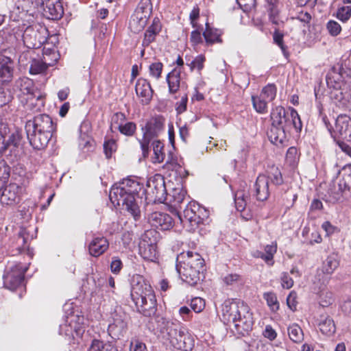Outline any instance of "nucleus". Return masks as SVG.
<instances>
[{"instance_id":"1","label":"nucleus","mask_w":351,"mask_h":351,"mask_svg":"<svg viewBox=\"0 0 351 351\" xmlns=\"http://www.w3.org/2000/svg\"><path fill=\"white\" fill-rule=\"evenodd\" d=\"M147 189L136 180L125 179L118 186H113L109 198L114 206H122L136 221L141 217L138 200L163 203L167 198L165 183L162 177H154L147 181Z\"/></svg>"},{"instance_id":"2","label":"nucleus","mask_w":351,"mask_h":351,"mask_svg":"<svg viewBox=\"0 0 351 351\" xmlns=\"http://www.w3.org/2000/svg\"><path fill=\"white\" fill-rule=\"evenodd\" d=\"M221 320L226 325L232 324V330L241 336L247 335L254 324L253 313L250 306L242 301H225Z\"/></svg>"},{"instance_id":"3","label":"nucleus","mask_w":351,"mask_h":351,"mask_svg":"<svg viewBox=\"0 0 351 351\" xmlns=\"http://www.w3.org/2000/svg\"><path fill=\"white\" fill-rule=\"evenodd\" d=\"M130 296L138 311L145 317L154 319L156 313V299L151 285L139 274L130 279Z\"/></svg>"},{"instance_id":"4","label":"nucleus","mask_w":351,"mask_h":351,"mask_svg":"<svg viewBox=\"0 0 351 351\" xmlns=\"http://www.w3.org/2000/svg\"><path fill=\"white\" fill-rule=\"evenodd\" d=\"M25 129L29 144L34 149L40 150L48 145L56 125L48 114H40L27 120Z\"/></svg>"},{"instance_id":"5","label":"nucleus","mask_w":351,"mask_h":351,"mask_svg":"<svg viewBox=\"0 0 351 351\" xmlns=\"http://www.w3.org/2000/svg\"><path fill=\"white\" fill-rule=\"evenodd\" d=\"M186 202L182 210L178 211V215L183 226L194 232L208 219L209 211L196 202Z\"/></svg>"},{"instance_id":"6","label":"nucleus","mask_w":351,"mask_h":351,"mask_svg":"<svg viewBox=\"0 0 351 351\" xmlns=\"http://www.w3.org/2000/svg\"><path fill=\"white\" fill-rule=\"evenodd\" d=\"M283 183L282 173L276 167H271L267 175L260 174L254 184V195L258 201L263 202L268 199L271 192Z\"/></svg>"},{"instance_id":"7","label":"nucleus","mask_w":351,"mask_h":351,"mask_svg":"<svg viewBox=\"0 0 351 351\" xmlns=\"http://www.w3.org/2000/svg\"><path fill=\"white\" fill-rule=\"evenodd\" d=\"M21 140V133L16 130L10 132L6 123L0 121V154L10 156L11 160L17 159L18 147Z\"/></svg>"},{"instance_id":"8","label":"nucleus","mask_w":351,"mask_h":351,"mask_svg":"<svg viewBox=\"0 0 351 351\" xmlns=\"http://www.w3.org/2000/svg\"><path fill=\"white\" fill-rule=\"evenodd\" d=\"M146 326L149 331L157 334L162 339L169 342L182 327L179 323L159 315L155 316L154 319H149Z\"/></svg>"},{"instance_id":"9","label":"nucleus","mask_w":351,"mask_h":351,"mask_svg":"<svg viewBox=\"0 0 351 351\" xmlns=\"http://www.w3.org/2000/svg\"><path fill=\"white\" fill-rule=\"evenodd\" d=\"M28 267L21 263H9L3 275L4 286L11 290L20 287L24 282V277Z\"/></svg>"},{"instance_id":"10","label":"nucleus","mask_w":351,"mask_h":351,"mask_svg":"<svg viewBox=\"0 0 351 351\" xmlns=\"http://www.w3.org/2000/svg\"><path fill=\"white\" fill-rule=\"evenodd\" d=\"M339 265V261L337 254L333 253L328 256L323 262L322 271L318 272L314 278L315 291H321L324 289L329 281V277L326 276V274L330 275L332 274Z\"/></svg>"},{"instance_id":"11","label":"nucleus","mask_w":351,"mask_h":351,"mask_svg":"<svg viewBox=\"0 0 351 351\" xmlns=\"http://www.w3.org/2000/svg\"><path fill=\"white\" fill-rule=\"evenodd\" d=\"M69 319V323L68 320L66 321V323L60 325L59 328V334L60 335H64L68 338V340L71 343L75 339V335L77 337H80L84 332V329L82 324L81 322L83 321V317H77L75 315H71L67 317Z\"/></svg>"},{"instance_id":"12","label":"nucleus","mask_w":351,"mask_h":351,"mask_svg":"<svg viewBox=\"0 0 351 351\" xmlns=\"http://www.w3.org/2000/svg\"><path fill=\"white\" fill-rule=\"evenodd\" d=\"M112 318L113 322L109 324L108 331L112 338L119 339L127 333L129 317L125 313L115 311Z\"/></svg>"},{"instance_id":"13","label":"nucleus","mask_w":351,"mask_h":351,"mask_svg":"<svg viewBox=\"0 0 351 351\" xmlns=\"http://www.w3.org/2000/svg\"><path fill=\"white\" fill-rule=\"evenodd\" d=\"M48 34L46 28H41L40 31H35L32 28H27L25 31L23 38L24 43L29 48H38L43 44L47 42L48 38L45 36ZM56 39V36H51L49 39Z\"/></svg>"},{"instance_id":"14","label":"nucleus","mask_w":351,"mask_h":351,"mask_svg":"<svg viewBox=\"0 0 351 351\" xmlns=\"http://www.w3.org/2000/svg\"><path fill=\"white\" fill-rule=\"evenodd\" d=\"M176 270L181 279L191 286H195L200 280V273L204 269L181 262L176 264Z\"/></svg>"},{"instance_id":"15","label":"nucleus","mask_w":351,"mask_h":351,"mask_svg":"<svg viewBox=\"0 0 351 351\" xmlns=\"http://www.w3.org/2000/svg\"><path fill=\"white\" fill-rule=\"evenodd\" d=\"M331 136L334 138H340L347 141L351 140V119L349 116L339 114L337 117Z\"/></svg>"},{"instance_id":"16","label":"nucleus","mask_w":351,"mask_h":351,"mask_svg":"<svg viewBox=\"0 0 351 351\" xmlns=\"http://www.w3.org/2000/svg\"><path fill=\"white\" fill-rule=\"evenodd\" d=\"M165 119L162 115L150 118L142 128L144 137L154 138L158 136L165 129Z\"/></svg>"},{"instance_id":"17","label":"nucleus","mask_w":351,"mask_h":351,"mask_svg":"<svg viewBox=\"0 0 351 351\" xmlns=\"http://www.w3.org/2000/svg\"><path fill=\"white\" fill-rule=\"evenodd\" d=\"M170 344L176 349L183 351H191L194 348V339L190 334L181 327L169 341Z\"/></svg>"},{"instance_id":"18","label":"nucleus","mask_w":351,"mask_h":351,"mask_svg":"<svg viewBox=\"0 0 351 351\" xmlns=\"http://www.w3.org/2000/svg\"><path fill=\"white\" fill-rule=\"evenodd\" d=\"M147 212L149 211L148 210ZM148 220L152 226L161 230H170L174 225L172 217L167 213L162 212L148 213Z\"/></svg>"},{"instance_id":"19","label":"nucleus","mask_w":351,"mask_h":351,"mask_svg":"<svg viewBox=\"0 0 351 351\" xmlns=\"http://www.w3.org/2000/svg\"><path fill=\"white\" fill-rule=\"evenodd\" d=\"M22 188L16 183H10L2 191L0 202L3 205L12 206L21 200L20 194Z\"/></svg>"},{"instance_id":"20","label":"nucleus","mask_w":351,"mask_h":351,"mask_svg":"<svg viewBox=\"0 0 351 351\" xmlns=\"http://www.w3.org/2000/svg\"><path fill=\"white\" fill-rule=\"evenodd\" d=\"M90 123L82 122L79 129V147L84 152H92L95 148V141L90 136Z\"/></svg>"},{"instance_id":"21","label":"nucleus","mask_w":351,"mask_h":351,"mask_svg":"<svg viewBox=\"0 0 351 351\" xmlns=\"http://www.w3.org/2000/svg\"><path fill=\"white\" fill-rule=\"evenodd\" d=\"M14 62L13 60L2 53H0V83L8 84L14 77Z\"/></svg>"},{"instance_id":"22","label":"nucleus","mask_w":351,"mask_h":351,"mask_svg":"<svg viewBox=\"0 0 351 351\" xmlns=\"http://www.w3.org/2000/svg\"><path fill=\"white\" fill-rule=\"evenodd\" d=\"M153 233L152 230L145 234V238L139 243V254L141 256L147 261H154L157 258L156 245L155 243L146 241V238Z\"/></svg>"},{"instance_id":"23","label":"nucleus","mask_w":351,"mask_h":351,"mask_svg":"<svg viewBox=\"0 0 351 351\" xmlns=\"http://www.w3.org/2000/svg\"><path fill=\"white\" fill-rule=\"evenodd\" d=\"M88 247L90 256L98 257L108 249L109 242L105 237L95 234Z\"/></svg>"},{"instance_id":"24","label":"nucleus","mask_w":351,"mask_h":351,"mask_svg":"<svg viewBox=\"0 0 351 351\" xmlns=\"http://www.w3.org/2000/svg\"><path fill=\"white\" fill-rule=\"evenodd\" d=\"M135 90L136 95L142 97L141 103L143 104L149 103L152 98L154 91L149 82L147 80L143 78L138 79L136 84Z\"/></svg>"},{"instance_id":"25","label":"nucleus","mask_w":351,"mask_h":351,"mask_svg":"<svg viewBox=\"0 0 351 351\" xmlns=\"http://www.w3.org/2000/svg\"><path fill=\"white\" fill-rule=\"evenodd\" d=\"M177 262H181L187 265L196 267V268L204 269V260L202 256L197 252L193 251H187L178 256Z\"/></svg>"},{"instance_id":"26","label":"nucleus","mask_w":351,"mask_h":351,"mask_svg":"<svg viewBox=\"0 0 351 351\" xmlns=\"http://www.w3.org/2000/svg\"><path fill=\"white\" fill-rule=\"evenodd\" d=\"M288 112L289 113L283 122V128L287 132H289L291 128H294L297 132H300L302 123L298 112L292 107L289 108Z\"/></svg>"},{"instance_id":"27","label":"nucleus","mask_w":351,"mask_h":351,"mask_svg":"<svg viewBox=\"0 0 351 351\" xmlns=\"http://www.w3.org/2000/svg\"><path fill=\"white\" fill-rule=\"evenodd\" d=\"M317 326L320 332L328 337H330L336 332V326L333 319L328 315H319Z\"/></svg>"},{"instance_id":"28","label":"nucleus","mask_w":351,"mask_h":351,"mask_svg":"<svg viewBox=\"0 0 351 351\" xmlns=\"http://www.w3.org/2000/svg\"><path fill=\"white\" fill-rule=\"evenodd\" d=\"M15 86L23 95L29 96L33 94L37 98L40 97V90L35 88L32 80L27 77L19 78L16 81Z\"/></svg>"},{"instance_id":"29","label":"nucleus","mask_w":351,"mask_h":351,"mask_svg":"<svg viewBox=\"0 0 351 351\" xmlns=\"http://www.w3.org/2000/svg\"><path fill=\"white\" fill-rule=\"evenodd\" d=\"M45 12V14L51 19H60L63 14V8L58 0H50L43 7L40 8Z\"/></svg>"},{"instance_id":"30","label":"nucleus","mask_w":351,"mask_h":351,"mask_svg":"<svg viewBox=\"0 0 351 351\" xmlns=\"http://www.w3.org/2000/svg\"><path fill=\"white\" fill-rule=\"evenodd\" d=\"M339 180L338 186L340 189L348 191L351 194V165H346L338 171Z\"/></svg>"},{"instance_id":"31","label":"nucleus","mask_w":351,"mask_h":351,"mask_svg":"<svg viewBox=\"0 0 351 351\" xmlns=\"http://www.w3.org/2000/svg\"><path fill=\"white\" fill-rule=\"evenodd\" d=\"M181 68H174L167 75V82L169 86V91L170 93H176L178 91L181 86Z\"/></svg>"},{"instance_id":"32","label":"nucleus","mask_w":351,"mask_h":351,"mask_svg":"<svg viewBox=\"0 0 351 351\" xmlns=\"http://www.w3.org/2000/svg\"><path fill=\"white\" fill-rule=\"evenodd\" d=\"M287 131L282 126L271 125V128L267 133L270 141L276 145H281L286 139Z\"/></svg>"},{"instance_id":"33","label":"nucleus","mask_w":351,"mask_h":351,"mask_svg":"<svg viewBox=\"0 0 351 351\" xmlns=\"http://www.w3.org/2000/svg\"><path fill=\"white\" fill-rule=\"evenodd\" d=\"M52 65L53 63L47 62L46 56H44V60L32 58L30 61L29 72L31 75L42 74L46 71L49 66Z\"/></svg>"},{"instance_id":"34","label":"nucleus","mask_w":351,"mask_h":351,"mask_svg":"<svg viewBox=\"0 0 351 351\" xmlns=\"http://www.w3.org/2000/svg\"><path fill=\"white\" fill-rule=\"evenodd\" d=\"M88 351H118V349L112 342L93 339Z\"/></svg>"},{"instance_id":"35","label":"nucleus","mask_w":351,"mask_h":351,"mask_svg":"<svg viewBox=\"0 0 351 351\" xmlns=\"http://www.w3.org/2000/svg\"><path fill=\"white\" fill-rule=\"evenodd\" d=\"M289 112L286 111L282 106H276L271 110L270 117L271 120V125L276 126H282L284 120Z\"/></svg>"},{"instance_id":"36","label":"nucleus","mask_w":351,"mask_h":351,"mask_svg":"<svg viewBox=\"0 0 351 351\" xmlns=\"http://www.w3.org/2000/svg\"><path fill=\"white\" fill-rule=\"evenodd\" d=\"M221 34L217 29L211 28L208 23L206 24V29L203 32V36L207 45H213L215 43H221Z\"/></svg>"},{"instance_id":"37","label":"nucleus","mask_w":351,"mask_h":351,"mask_svg":"<svg viewBox=\"0 0 351 351\" xmlns=\"http://www.w3.org/2000/svg\"><path fill=\"white\" fill-rule=\"evenodd\" d=\"M27 108L33 112H38L45 106L44 97L40 93V97L37 98L33 94L29 95L27 97Z\"/></svg>"},{"instance_id":"38","label":"nucleus","mask_w":351,"mask_h":351,"mask_svg":"<svg viewBox=\"0 0 351 351\" xmlns=\"http://www.w3.org/2000/svg\"><path fill=\"white\" fill-rule=\"evenodd\" d=\"M289 339L294 343H301L304 339V334L302 328L297 324H293L287 328Z\"/></svg>"},{"instance_id":"39","label":"nucleus","mask_w":351,"mask_h":351,"mask_svg":"<svg viewBox=\"0 0 351 351\" xmlns=\"http://www.w3.org/2000/svg\"><path fill=\"white\" fill-rule=\"evenodd\" d=\"M250 198L243 191H237L234 194V202L238 211L242 212L245 208Z\"/></svg>"},{"instance_id":"40","label":"nucleus","mask_w":351,"mask_h":351,"mask_svg":"<svg viewBox=\"0 0 351 351\" xmlns=\"http://www.w3.org/2000/svg\"><path fill=\"white\" fill-rule=\"evenodd\" d=\"M252 105L255 110L259 114L267 112V103L269 101L259 96H252Z\"/></svg>"},{"instance_id":"41","label":"nucleus","mask_w":351,"mask_h":351,"mask_svg":"<svg viewBox=\"0 0 351 351\" xmlns=\"http://www.w3.org/2000/svg\"><path fill=\"white\" fill-rule=\"evenodd\" d=\"M172 198L174 206L178 207L179 210H182L184 206L186 191L182 189H175L173 191Z\"/></svg>"},{"instance_id":"42","label":"nucleus","mask_w":351,"mask_h":351,"mask_svg":"<svg viewBox=\"0 0 351 351\" xmlns=\"http://www.w3.org/2000/svg\"><path fill=\"white\" fill-rule=\"evenodd\" d=\"M153 151L154 154V162H162L165 158L164 152V144L159 140L153 142Z\"/></svg>"},{"instance_id":"43","label":"nucleus","mask_w":351,"mask_h":351,"mask_svg":"<svg viewBox=\"0 0 351 351\" xmlns=\"http://www.w3.org/2000/svg\"><path fill=\"white\" fill-rule=\"evenodd\" d=\"M276 91V86L274 84H269L262 89L260 96L270 102L275 99Z\"/></svg>"},{"instance_id":"44","label":"nucleus","mask_w":351,"mask_h":351,"mask_svg":"<svg viewBox=\"0 0 351 351\" xmlns=\"http://www.w3.org/2000/svg\"><path fill=\"white\" fill-rule=\"evenodd\" d=\"M283 38V33L280 32L278 29H276L273 33L274 43L281 49L283 55L287 57L289 56V53L287 51V46L284 44Z\"/></svg>"},{"instance_id":"45","label":"nucleus","mask_w":351,"mask_h":351,"mask_svg":"<svg viewBox=\"0 0 351 351\" xmlns=\"http://www.w3.org/2000/svg\"><path fill=\"white\" fill-rule=\"evenodd\" d=\"M118 129L121 134L128 136H132L136 132V125L132 121L119 123Z\"/></svg>"},{"instance_id":"46","label":"nucleus","mask_w":351,"mask_h":351,"mask_svg":"<svg viewBox=\"0 0 351 351\" xmlns=\"http://www.w3.org/2000/svg\"><path fill=\"white\" fill-rule=\"evenodd\" d=\"M147 23V22H146L145 20H142L141 18H138V16H132L129 25L131 29L134 32L137 33L145 27Z\"/></svg>"},{"instance_id":"47","label":"nucleus","mask_w":351,"mask_h":351,"mask_svg":"<svg viewBox=\"0 0 351 351\" xmlns=\"http://www.w3.org/2000/svg\"><path fill=\"white\" fill-rule=\"evenodd\" d=\"M277 251V246L276 244L267 245L264 248L265 254V262L269 265H274V255Z\"/></svg>"},{"instance_id":"48","label":"nucleus","mask_w":351,"mask_h":351,"mask_svg":"<svg viewBox=\"0 0 351 351\" xmlns=\"http://www.w3.org/2000/svg\"><path fill=\"white\" fill-rule=\"evenodd\" d=\"M328 193L330 197L328 201L336 203L341 199L343 193H348V191L340 189V186H338V189H336L335 186L330 188Z\"/></svg>"},{"instance_id":"49","label":"nucleus","mask_w":351,"mask_h":351,"mask_svg":"<svg viewBox=\"0 0 351 351\" xmlns=\"http://www.w3.org/2000/svg\"><path fill=\"white\" fill-rule=\"evenodd\" d=\"M264 298L267 301V305L273 311H276L279 308V303L275 293L272 292L264 293Z\"/></svg>"},{"instance_id":"50","label":"nucleus","mask_w":351,"mask_h":351,"mask_svg":"<svg viewBox=\"0 0 351 351\" xmlns=\"http://www.w3.org/2000/svg\"><path fill=\"white\" fill-rule=\"evenodd\" d=\"M117 143L113 139L104 141V152L107 158H110L112 154L117 150Z\"/></svg>"},{"instance_id":"51","label":"nucleus","mask_w":351,"mask_h":351,"mask_svg":"<svg viewBox=\"0 0 351 351\" xmlns=\"http://www.w3.org/2000/svg\"><path fill=\"white\" fill-rule=\"evenodd\" d=\"M336 16L341 21L346 22L351 17V7L346 5L338 8Z\"/></svg>"},{"instance_id":"52","label":"nucleus","mask_w":351,"mask_h":351,"mask_svg":"<svg viewBox=\"0 0 351 351\" xmlns=\"http://www.w3.org/2000/svg\"><path fill=\"white\" fill-rule=\"evenodd\" d=\"M136 10L144 13L145 16H151L152 12V4L150 0H141L138 3Z\"/></svg>"},{"instance_id":"53","label":"nucleus","mask_w":351,"mask_h":351,"mask_svg":"<svg viewBox=\"0 0 351 351\" xmlns=\"http://www.w3.org/2000/svg\"><path fill=\"white\" fill-rule=\"evenodd\" d=\"M163 64L160 62H156L151 64L149 66V75L156 79L161 77Z\"/></svg>"},{"instance_id":"54","label":"nucleus","mask_w":351,"mask_h":351,"mask_svg":"<svg viewBox=\"0 0 351 351\" xmlns=\"http://www.w3.org/2000/svg\"><path fill=\"white\" fill-rule=\"evenodd\" d=\"M13 99L10 91L0 86V107L8 104Z\"/></svg>"},{"instance_id":"55","label":"nucleus","mask_w":351,"mask_h":351,"mask_svg":"<svg viewBox=\"0 0 351 351\" xmlns=\"http://www.w3.org/2000/svg\"><path fill=\"white\" fill-rule=\"evenodd\" d=\"M130 351H148L145 343L138 338H133L130 341Z\"/></svg>"},{"instance_id":"56","label":"nucleus","mask_w":351,"mask_h":351,"mask_svg":"<svg viewBox=\"0 0 351 351\" xmlns=\"http://www.w3.org/2000/svg\"><path fill=\"white\" fill-rule=\"evenodd\" d=\"M326 29L332 36H338L341 32V25L335 21L330 20L326 24Z\"/></svg>"},{"instance_id":"57","label":"nucleus","mask_w":351,"mask_h":351,"mask_svg":"<svg viewBox=\"0 0 351 351\" xmlns=\"http://www.w3.org/2000/svg\"><path fill=\"white\" fill-rule=\"evenodd\" d=\"M190 306L195 313H200L205 307V302L202 298L196 297L191 300Z\"/></svg>"},{"instance_id":"58","label":"nucleus","mask_w":351,"mask_h":351,"mask_svg":"<svg viewBox=\"0 0 351 351\" xmlns=\"http://www.w3.org/2000/svg\"><path fill=\"white\" fill-rule=\"evenodd\" d=\"M319 298V304L323 307L330 306L334 301L332 293L331 292L322 293Z\"/></svg>"},{"instance_id":"59","label":"nucleus","mask_w":351,"mask_h":351,"mask_svg":"<svg viewBox=\"0 0 351 351\" xmlns=\"http://www.w3.org/2000/svg\"><path fill=\"white\" fill-rule=\"evenodd\" d=\"M239 7L245 12L250 11L256 6V0H236Z\"/></svg>"},{"instance_id":"60","label":"nucleus","mask_w":351,"mask_h":351,"mask_svg":"<svg viewBox=\"0 0 351 351\" xmlns=\"http://www.w3.org/2000/svg\"><path fill=\"white\" fill-rule=\"evenodd\" d=\"M123 267L121 259L117 256H113L110 263V270L114 274H118Z\"/></svg>"},{"instance_id":"61","label":"nucleus","mask_w":351,"mask_h":351,"mask_svg":"<svg viewBox=\"0 0 351 351\" xmlns=\"http://www.w3.org/2000/svg\"><path fill=\"white\" fill-rule=\"evenodd\" d=\"M281 285L284 289H291L293 285V280L287 272H283L280 276Z\"/></svg>"},{"instance_id":"62","label":"nucleus","mask_w":351,"mask_h":351,"mask_svg":"<svg viewBox=\"0 0 351 351\" xmlns=\"http://www.w3.org/2000/svg\"><path fill=\"white\" fill-rule=\"evenodd\" d=\"M158 34L151 32L150 30H146L144 34V38L142 43V45L144 47H148L152 42L155 40L156 36Z\"/></svg>"},{"instance_id":"63","label":"nucleus","mask_w":351,"mask_h":351,"mask_svg":"<svg viewBox=\"0 0 351 351\" xmlns=\"http://www.w3.org/2000/svg\"><path fill=\"white\" fill-rule=\"evenodd\" d=\"M188 98L187 95H185L182 97L180 101H178L176 104V110L178 114H182L186 110Z\"/></svg>"},{"instance_id":"64","label":"nucleus","mask_w":351,"mask_h":351,"mask_svg":"<svg viewBox=\"0 0 351 351\" xmlns=\"http://www.w3.org/2000/svg\"><path fill=\"white\" fill-rule=\"evenodd\" d=\"M152 138L143 136L142 140H139L141 148L142 149L143 155L147 157L149 154V143Z\"/></svg>"}]
</instances>
